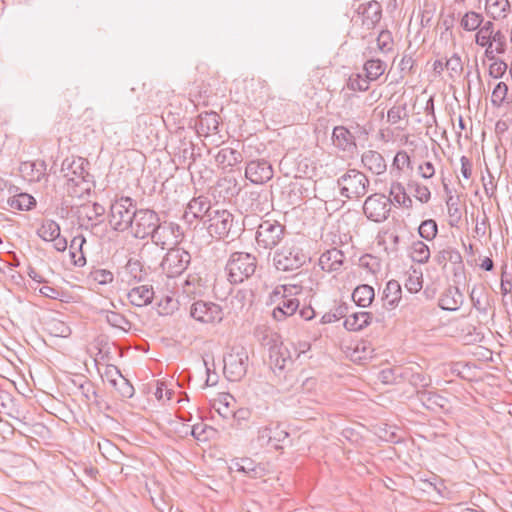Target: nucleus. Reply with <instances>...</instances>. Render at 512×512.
<instances>
[{
    "mask_svg": "<svg viewBox=\"0 0 512 512\" xmlns=\"http://www.w3.org/2000/svg\"><path fill=\"white\" fill-rule=\"evenodd\" d=\"M129 231L134 238L139 240L150 239L153 244L161 249H165L169 244L166 227L161 223L158 213L152 209H137Z\"/></svg>",
    "mask_w": 512,
    "mask_h": 512,
    "instance_id": "f257e3e1",
    "label": "nucleus"
},
{
    "mask_svg": "<svg viewBox=\"0 0 512 512\" xmlns=\"http://www.w3.org/2000/svg\"><path fill=\"white\" fill-rule=\"evenodd\" d=\"M85 160L81 157L66 158L61 165V172L67 180V191L72 196H81L91 189V175L84 168Z\"/></svg>",
    "mask_w": 512,
    "mask_h": 512,
    "instance_id": "f03ea898",
    "label": "nucleus"
},
{
    "mask_svg": "<svg viewBox=\"0 0 512 512\" xmlns=\"http://www.w3.org/2000/svg\"><path fill=\"white\" fill-rule=\"evenodd\" d=\"M308 260V256L293 241L286 242L283 246L276 249L273 256V264L276 270L282 272H292L300 269Z\"/></svg>",
    "mask_w": 512,
    "mask_h": 512,
    "instance_id": "7ed1b4c3",
    "label": "nucleus"
},
{
    "mask_svg": "<svg viewBox=\"0 0 512 512\" xmlns=\"http://www.w3.org/2000/svg\"><path fill=\"white\" fill-rule=\"evenodd\" d=\"M257 259L247 252H234L226 264L228 279L233 284L242 283L256 271Z\"/></svg>",
    "mask_w": 512,
    "mask_h": 512,
    "instance_id": "20e7f679",
    "label": "nucleus"
},
{
    "mask_svg": "<svg viewBox=\"0 0 512 512\" xmlns=\"http://www.w3.org/2000/svg\"><path fill=\"white\" fill-rule=\"evenodd\" d=\"M136 202L128 196L116 199L110 207V224L115 231L125 232L132 226L137 212Z\"/></svg>",
    "mask_w": 512,
    "mask_h": 512,
    "instance_id": "39448f33",
    "label": "nucleus"
},
{
    "mask_svg": "<svg viewBox=\"0 0 512 512\" xmlns=\"http://www.w3.org/2000/svg\"><path fill=\"white\" fill-rule=\"evenodd\" d=\"M224 375L229 381H240L247 373L249 366L248 351L244 346H232L224 355Z\"/></svg>",
    "mask_w": 512,
    "mask_h": 512,
    "instance_id": "423d86ee",
    "label": "nucleus"
},
{
    "mask_svg": "<svg viewBox=\"0 0 512 512\" xmlns=\"http://www.w3.org/2000/svg\"><path fill=\"white\" fill-rule=\"evenodd\" d=\"M369 179L357 169H349L337 179L340 195L348 199L363 197L369 188Z\"/></svg>",
    "mask_w": 512,
    "mask_h": 512,
    "instance_id": "0eeeda50",
    "label": "nucleus"
},
{
    "mask_svg": "<svg viewBox=\"0 0 512 512\" xmlns=\"http://www.w3.org/2000/svg\"><path fill=\"white\" fill-rule=\"evenodd\" d=\"M301 291L302 286L298 284H285L275 288L273 295L275 298L280 297L281 301L273 310L274 319L281 321L296 312L299 307V301L291 296L297 295Z\"/></svg>",
    "mask_w": 512,
    "mask_h": 512,
    "instance_id": "6e6552de",
    "label": "nucleus"
},
{
    "mask_svg": "<svg viewBox=\"0 0 512 512\" xmlns=\"http://www.w3.org/2000/svg\"><path fill=\"white\" fill-rule=\"evenodd\" d=\"M208 222V231L211 236H215L219 239L231 237L234 239L238 232L241 230L234 228V216L231 212L226 209H214L213 212L208 214V219L204 222Z\"/></svg>",
    "mask_w": 512,
    "mask_h": 512,
    "instance_id": "1a4fd4ad",
    "label": "nucleus"
},
{
    "mask_svg": "<svg viewBox=\"0 0 512 512\" xmlns=\"http://www.w3.org/2000/svg\"><path fill=\"white\" fill-rule=\"evenodd\" d=\"M191 263V255L181 247H172L161 261V268L165 274L172 278L181 275Z\"/></svg>",
    "mask_w": 512,
    "mask_h": 512,
    "instance_id": "9d476101",
    "label": "nucleus"
},
{
    "mask_svg": "<svg viewBox=\"0 0 512 512\" xmlns=\"http://www.w3.org/2000/svg\"><path fill=\"white\" fill-rule=\"evenodd\" d=\"M285 227L277 221H262L256 232V242L259 247L273 249L282 240Z\"/></svg>",
    "mask_w": 512,
    "mask_h": 512,
    "instance_id": "9b49d317",
    "label": "nucleus"
},
{
    "mask_svg": "<svg viewBox=\"0 0 512 512\" xmlns=\"http://www.w3.org/2000/svg\"><path fill=\"white\" fill-rule=\"evenodd\" d=\"M391 211V198L384 194L375 193L367 197L363 205L366 217L374 222H383Z\"/></svg>",
    "mask_w": 512,
    "mask_h": 512,
    "instance_id": "f8f14e48",
    "label": "nucleus"
},
{
    "mask_svg": "<svg viewBox=\"0 0 512 512\" xmlns=\"http://www.w3.org/2000/svg\"><path fill=\"white\" fill-rule=\"evenodd\" d=\"M190 315L201 323H219L223 319L220 305L213 302L196 301L190 308Z\"/></svg>",
    "mask_w": 512,
    "mask_h": 512,
    "instance_id": "ddd939ff",
    "label": "nucleus"
},
{
    "mask_svg": "<svg viewBox=\"0 0 512 512\" xmlns=\"http://www.w3.org/2000/svg\"><path fill=\"white\" fill-rule=\"evenodd\" d=\"M105 214V208L103 205L94 202L86 203L77 208L76 216L81 225L86 229L94 228L102 222L100 219Z\"/></svg>",
    "mask_w": 512,
    "mask_h": 512,
    "instance_id": "4468645a",
    "label": "nucleus"
},
{
    "mask_svg": "<svg viewBox=\"0 0 512 512\" xmlns=\"http://www.w3.org/2000/svg\"><path fill=\"white\" fill-rule=\"evenodd\" d=\"M272 165L264 159L251 160L247 163L245 177L254 184H263L273 177Z\"/></svg>",
    "mask_w": 512,
    "mask_h": 512,
    "instance_id": "2eb2a0df",
    "label": "nucleus"
},
{
    "mask_svg": "<svg viewBox=\"0 0 512 512\" xmlns=\"http://www.w3.org/2000/svg\"><path fill=\"white\" fill-rule=\"evenodd\" d=\"M288 437L289 433L280 424L271 423L258 430L257 440L261 446L272 445L279 448V443L284 442Z\"/></svg>",
    "mask_w": 512,
    "mask_h": 512,
    "instance_id": "dca6fc26",
    "label": "nucleus"
},
{
    "mask_svg": "<svg viewBox=\"0 0 512 512\" xmlns=\"http://www.w3.org/2000/svg\"><path fill=\"white\" fill-rule=\"evenodd\" d=\"M270 366L274 373H281L288 364L292 363L291 350L288 345L281 342L274 344L269 349Z\"/></svg>",
    "mask_w": 512,
    "mask_h": 512,
    "instance_id": "f3484780",
    "label": "nucleus"
},
{
    "mask_svg": "<svg viewBox=\"0 0 512 512\" xmlns=\"http://www.w3.org/2000/svg\"><path fill=\"white\" fill-rule=\"evenodd\" d=\"M331 138L334 146L343 152L353 153L357 149L355 134L346 126H335Z\"/></svg>",
    "mask_w": 512,
    "mask_h": 512,
    "instance_id": "a211bd4d",
    "label": "nucleus"
},
{
    "mask_svg": "<svg viewBox=\"0 0 512 512\" xmlns=\"http://www.w3.org/2000/svg\"><path fill=\"white\" fill-rule=\"evenodd\" d=\"M240 206L245 212L262 213L267 209V195L256 190H246L241 195Z\"/></svg>",
    "mask_w": 512,
    "mask_h": 512,
    "instance_id": "6ab92c4d",
    "label": "nucleus"
},
{
    "mask_svg": "<svg viewBox=\"0 0 512 512\" xmlns=\"http://www.w3.org/2000/svg\"><path fill=\"white\" fill-rule=\"evenodd\" d=\"M357 11L362 15L363 26L368 30L373 29L382 17V7L375 0L361 4Z\"/></svg>",
    "mask_w": 512,
    "mask_h": 512,
    "instance_id": "aec40b11",
    "label": "nucleus"
},
{
    "mask_svg": "<svg viewBox=\"0 0 512 512\" xmlns=\"http://www.w3.org/2000/svg\"><path fill=\"white\" fill-rule=\"evenodd\" d=\"M345 260L344 253L338 248H331L323 252L319 258V266L323 271H341Z\"/></svg>",
    "mask_w": 512,
    "mask_h": 512,
    "instance_id": "412c9836",
    "label": "nucleus"
},
{
    "mask_svg": "<svg viewBox=\"0 0 512 512\" xmlns=\"http://www.w3.org/2000/svg\"><path fill=\"white\" fill-rule=\"evenodd\" d=\"M213 211L214 209L211 207V203L207 197H194L187 204L186 210L183 214V219H188L189 215H191L192 218L208 219V214Z\"/></svg>",
    "mask_w": 512,
    "mask_h": 512,
    "instance_id": "4be33fe9",
    "label": "nucleus"
},
{
    "mask_svg": "<svg viewBox=\"0 0 512 512\" xmlns=\"http://www.w3.org/2000/svg\"><path fill=\"white\" fill-rule=\"evenodd\" d=\"M219 127V116L215 112L201 113L195 123V128L200 136H208L217 133Z\"/></svg>",
    "mask_w": 512,
    "mask_h": 512,
    "instance_id": "5701e85b",
    "label": "nucleus"
},
{
    "mask_svg": "<svg viewBox=\"0 0 512 512\" xmlns=\"http://www.w3.org/2000/svg\"><path fill=\"white\" fill-rule=\"evenodd\" d=\"M463 301L464 297L459 288L450 286L441 294L438 305L443 310L456 311Z\"/></svg>",
    "mask_w": 512,
    "mask_h": 512,
    "instance_id": "b1692460",
    "label": "nucleus"
},
{
    "mask_svg": "<svg viewBox=\"0 0 512 512\" xmlns=\"http://www.w3.org/2000/svg\"><path fill=\"white\" fill-rule=\"evenodd\" d=\"M416 398L426 409L431 411L444 409L448 402L445 397L439 395L438 393L425 389L417 390Z\"/></svg>",
    "mask_w": 512,
    "mask_h": 512,
    "instance_id": "393cba45",
    "label": "nucleus"
},
{
    "mask_svg": "<svg viewBox=\"0 0 512 512\" xmlns=\"http://www.w3.org/2000/svg\"><path fill=\"white\" fill-rule=\"evenodd\" d=\"M129 302L137 307H144L149 305L154 297V290L152 286L141 285L132 288L127 294Z\"/></svg>",
    "mask_w": 512,
    "mask_h": 512,
    "instance_id": "a878e982",
    "label": "nucleus"
},
{
    "mask_svg": "<svg viewBox=\"0 0 512 512\" xmlns=\"http://www.w3.org/2000/svg\"><path fill=\"white\" fill-rule=\"evenodd\" d=\"M361 161L365 168L375 175H380L386 171V162L384 157L377 151L368 150L362 154Z\"/></svg>",
    "mask_w": 512,
    "mask_h": 512,
    "instance_id": "bb28decb",
    "label": "nucleus"
},
{
    "mask_svg": "<svg viewBox=\"0 0 512 512\" xmlns=\"http://www.w3.org/2000/svg\"><path fill=\"white\" fill-rule=\"evenodd\" d=\"M47 165L44 160H35L23 162L20 171L24 173L30 181H41L46 176Z\"/></svg>",
    "mask_w": 512,
    "mask_h": 512,
    "instance_id": "cd10ccee",
    "label": "nucleus"
},
{
    "mask_svg": "<svg viewBox=\"0 0 512 512\" xmlns=\"http://www.w3.org/2000/svg\"><path fill=\"white\" fill-rule=\"evenodd\" d=\"M372 318L370 312H353L345 319L344 326L350 331H359L367 327L372 322Z\"/></svg>",
    "mask_w": 512,
    "mask_h": 512,
    "instance_id": "c85d7f7f",
    "label": "nucleus"
},
{
    "mask_svg": "<svg viewBox=\"0 0 512 512\" xmlns=\"http://www.w3.org/2000/svg\"><path fill=\"white\" fill-rule=\"evenodd\" d=\"M242 160V154L229 147L220 149L215 156L216 163L222 168L233 167L242 162Z\"/></svg>",
    "mask_w": 512,
    "mask_h": 512,
    "instance_id": "c756f323",
    "label": "nucleus"
},
{
    "mask_svg": "<svg viewBox=\"0 0 512 512\" xmlns=\"http://www.w3.org/2000/svg\"><path fill=\"white\" fill-rule=\"evenodd\" d=\"M401 286L398 281L390 280L383 291L384 306L393 309L401 300Z\"/></svg>",
    "mask_w": 512,
    "mask_h": 512,
    "instance_id": "7c9ffc66",
    "label": "nucleus"
},
{
    "mask_svg": "<svg viewBox=\"0 0 512 512\" xmlns=\"http://www.w3.org/2000/svg\"><path fill=\"white\" fill-rule=\"evenodd\" d=\"M86 243V238L83 235L73 237L69 246V253L72 263L75 266L82 267L86 264V258L83 253V245Z\"/></svg>",
    "mask_w": 512,
    "mask_h": 512,
    "instance_id": "2f4dec72",
    "label": "nucleus"
},
{
    "mask_svg": "<svg viewBox=\"0 0 512 512\" xmlns=\"http://www.w3.org/2000/svg\"><path fill=\"white\" fill-rule=\"evenodd\" d=\"M7 204L12 209L20 211L31 210L36 206V199L28 193H18L8 197Z\"/></svg>",
    "mask_w": 512,
    "mask_h": 512,
    "instance_id": "473e14b6",
    "label": "nucleus"
},
{
    "mask_svg": "<svg viewBox=\"0 0 512 512\" xmlns=\"http://www.w3.org/2000/svg\"><path fill=\"white\" fill-rule=\"evenodd\" d=\"M374 296L375 294L373 287L367 284L357 286L352 293V299L354 303L357 306L363 308L371 304Z\"/></svg>",
    "mask_w": 512,
    "mask_h": 512,
    "instance_id": "72a5a7b5",
    "label": "nucleus"
},
{
    "mask_svg": "<svg viewBox=\"0 0 512 512\" xmlns=\"http://www.w3.org/2000/svg\"><path fill=\"white\" fill-rule=\"evenodd\" d=\"M60 232V225L51 219L44 220L36 231L37 235L46 242H50L55 239V237L59 236Z\"/></svg>",
    "mask_w": 512,
    "mask_h": 512,
    "instance_id": "f704fd0d",
    "label": "nucleus"
},
{
    "mask_svg": "<svg viewBox=\"0 0 512 512\" xmlns=\"http://www.w3.org/2000/svg\"><path fill=\"white\" fill-rule=\"evenodd\" d=\"M485 8L487 14L493 19L504 18L510 8L508 0H486Z\"/></svg>",
    "mask_w": 512,
    "mask_h": 512,
    "instance_id": "c9c22d12",
    "label": "nucleus"
},
{
    "mask_svg": "<svg viewBox=\"0 0 512 512\" xmlns=\"http://www.w3.org/2000/svg\"><path fill=\"white\" fill-rule=\"evenodd\" d=\"M461 257L462 255L457 249L447 247L439 251L434 259L438 265L445 267L448 262L451 263L452 265L460 264Z\"/></svg>",
    "mask_w": 512,
    "mask_h": 512,
    "instance_id": "e433bc0d",
    "label": "nucleus"
},
{
    "mask_svg": "<svg viewBox=\"0 0 512 512\" xmlns=\"http://www.w3.org/2000/svg\"><path fill=\"white\" fill-rule=\"evenodd\" d=\"M410 256L412 261L425 264L429 261L430 249L423 241H414L411 245Z\"/></svg>",
    "mask_w": 512,
    "mask_h": 512,
    "instance_id": "4c0bfd02",
    "label": "nucleus"
},
{
    "mask_svg": "<svg viewBox=\"0 0 512 512\" xmlns=\"http://www.w3.org/2000/svg\"><path fill=\"white\" fill-rule=\"evenodd\" d=\"M386 69V63L380 59H369L364 64L366 77L370 81L377 80Z\"/></svg>",
    "mask_w": 512,
    "mask_h": 512,
    "instance_id": "58836bf2",
    "label": "nucleus"
},
{
    "mask_svg": "<svg viewBox=\"0 0 512 512\" xmlns=\"http://www.w3.org/2000/svg\"><path fill=\"white\" fill-rule=\"evenodd\" d=\"M106 321L112 327L124 332H128L132 327V323L124 315L115 311L106 312Z\"/></svg>",
    "mask_w": 512,
    "mask_h": 512,
    "instance_id": "ea45409f",
    "label": "nucleus"
},
{
    "mask_svg": "<svg viewBox=\"0 0 512 512\" xmlns=\"http://www.w3.org/2000/svg\"><path fill=\"white\" fill-rule=\"evenodd\" d=\"M445 67L449 78L455 81L463 72V63L459 54L454 53L450 58L445 59Z\"/></svg>",
    "mask_w": 512,
    "mask_h": 512,
    "instance_id": "a19ab883",
    "label": "nucleus"
},
{
    "mask_svg": "<svg viewBox=\"0 0 512 512\" xmlns=\"http://www.w3.org/2000/svg\"><path fill=\"white\" fill-rule=\"evenodd\" d=\"M483 20L484 18L480 13L469 11L463 15L460 25L465 31H475L483 23Z\"/></svg>",
    "mask_w": 512,
    "mask_h": 512,
    "instance_id": "79ce46f5",
    "label": "nucleus"
},
{
    "mask_svg": "<svg viewBox=\"0 0 512 512\" xmlns=\"http://www.w3.org/2000/svg\"><path fill=\"white\" fill-rule=\"evenodd\" d=\"M407 104H399L392 106L387 112V122L391 125L398 124L401 120L408 119Z\"/></svg>",
    "mask_w": 512,
    "mask_h": 512,
    "instance_id": "37998d69",
    "label": "nucleus"
},
{
    "mask_svg": "<svg viewBox=\"0 0 512 512\" xmlns=\"http://www.w3.org/2000/svg\"><path fill=\"white\" fill-rule=\"evenodd\" d=\"M459 196L449 195L446 200L448 214L450 217V225L456 226L461 220V212L459 209Z\"/></svg>",
    "mask_w": 512,
    "mask_h": 512,
    "instance_id": "c03bdc74",
    "label": "nucleus"
},
{
    "mask_svg": "<svg viewBox=\"0 0 512 512\" xmlns=\"http://www.w3.org/2000/svg\"><path fill=\"white\" fill-rule=\"evenodd\" d=\"M478 29L475 42L479 46H485L488 42H491V37L496 32L494 31V23L487 21L482 26L480 25Z\"/></svg>",
    "mask_w": 512,
    "mask_h": 512,
    "instance_id": "a18cd8bd",
    "label": "nucleus"
},
{
    "mask_svg": "<svg viewBox=\"0 0 512 512\" xmlns=\"http://www.w3.org/2000/svg\"><path fill=\"white\" fill-rule=\"evenodd\" d=\"M112 387L118 392L121 398H131L134 395V387L128 379L124 376L118 377L117 380H112Z\"/></svg>",
    "mask_w": 512,
    "mask_h": 512,
    "instance_id": "49530a36",
    "label": "nucleus"
},
{
    "mask_svg": "<svg viewBox=\"0 0 512 512\" xmlns=\"http://www.w3.org/2000/svg\"><path fill=\"white\" fill-rule=\"evenodd\" d=\"M418 233L425 240H433L438 233L436 221L433 219L424 220L418 228Z\"/></svg>",
    "mask_w": 512,
    "mask_h": 512,
    "instance_id": "de8ad7c7",
    "label": "nucleus"
},
{
    "mask_svg": "<svg viewBox=\"0 0 512 512\" xmlns=\"http://www.w3.org/2000/svg\"><path fill=\"white\" fill-rule=\"evenodd\" d=\"M47 329L55 337H68L71 334L70 327L63 321L53 319L47 324Z\"/></svg>",
    "mask_w": 512,
    "mask_h": 512,
    "instance_id": "09e8293b",
    "label": "nucleus"
},
{
    "mask_svg": "<svg viewBox=\"0 0 512 512\" xmlns=\"http://www.w3.org/2000/svg\"><path fill=\"white\" fill-rule=\"evenodd\" d=\"M507 93H508V86L506 83L504 82H499L496 84V86L494 87L493 91H492V95H491V103L494 107H500L506 97H507Z\"/></svg>",
    "mask_w": 512,
    "mask_h": 512,
    "instance_id": "8fccbe9b",
    "label": "nucleus"
},
{
    "mask_svg": "<svg viewBox=\"0 0 512 512\" xmlns=\"http://www.w3.org/2000/svg\"><path fill=\"white\" fill-rule=\"evenodd\" d=\"M125 271L136 282L143 280V266L137 259H129L125 265Z\"/></svg>",
    "mask_w": 512,
    "mask_h": 512,
    "instance_id": "3c124183",
    "label": "nucleus"
},
{
    "mask_svg": "<svg viewBox=\"0 0 512 512\" xmlns=\"http://www.w3.org/2000/svg\"><path fill=\"white\" fill-rule=\"evenodd\" d=\"M89 278L100 285H106L113 281L114 275L107 269H95L90 272Z\"/></svg>",
    "mask_w": 512,
    "mask_h": 512,
    "instance_id": "603ef678",
    "label": "nucleus"
},
{
    "mask_svg": "<svg viewBox=\"0 0 512 512\" xmlns=\"http://www.w3.org/2000/svg\"><path fill=\"white\" fill-rule=\"evenodd\" d=\"M369 82L370 80H368L367 77L363 78L360 74H356L349 78L348 88L353 91L364 92L369 89Z\"/></svg>",
    "mask_w": 512,
    "mask_h": 512,
    "instance_id": "864d4df0",
    "label": "nucleus"
},
{
    "mask_svg": "<svg viewBox=\"0 0 512 512\" xmlns=\"http://www.w3.org/2000/svg\"><path fill=\"white\" fill-rule=\"evenodd\" d=\"M393 38L388 30H382L377 37V45L380 51L387 53L392 49Z\"/></svg>",
    "mask_w": 512,
    "mask_h": 512,
    "instance_id": "5fc2aeb1",
    "label": "nucleus"
},
{
    "mask_svg": "<svg viewBox=\"0 0 512 512\" xmlns=\"http://www.w3.org/2000/svg\"><path fill=\"white\" fill-rule=\"evenodd\" d=\"M508 66L507 64L500 60V59H494V61L489 66V75L495 79L501 78Z\"/></svg>",
    "mask_w": 512,
    "mask_h": 512,
    "instance_id": "6e6d98bb",
    "label": "nucleus"
},
{
    "mask_svg": "<svg viewBox=\"0 0 512 512\" xmlns=\"http://www.w3.org/2000/svg\"><path fill=\"white\" fill-rule=\"evenodd\" d=\"M411 159L408 153L404 150H401L396 153L393 159V167H396L398 170H403L405 167H410Z\"/></svg>",
    "mask_w": 512,
    "mask_h": 512,
    "instance_id": "4d7b16f0",
    "label": "nucleus"
},
{
    "mask_svg": "<svg viewBox=\"0 0 512 512\" xmlns=\"http://www.w3.org/2000/svg\"><path fill=\"white\" fill-rule=\"evenodd\" d=\"M386 241L389 243L391 252H397L401 243V238L396 230H387L384 232Z\"/></svg>",
    "mask_w": 512,
    "mask_h": 512,
    "instance_id": "13d9d810",
    "label": "nucleus"
},
{
    "mask_svg": "<svg viewBox=\"0 0 512 512\" xmlns=\"http://www.w3.org/2000/svg\"><path fill=\"white\" fill-rule=\"evenodd\" d=\"M492 45L495 43V51L497 54H503L506 51V38L501 31H496L491 37Z\"/></svg>",
    "mask_w": 512,
    "mask_h": 512,
    "instance_id": "bf43d9fd",
    "label": "nucleus"
},
{
    "mask_svg": "<svg viewBox=\"0 0 512 512\" xmlns=\"http://www.w3.org/2000/svg\"><path fill=\"white\" fill-rule=\"evenodd\" d=\"M389 194L392 197L391 203L395 202L398 204L400 202V200L402 199V197L404 195H406V191L401 183L393 182L391 184Z\"/></svg>",
    "mask_w": 512,
    "mask_h": 512,
    "instance_id": "052dcab7",
    "label": "nucleus"
},
{
    "mask_svg": "<svg viewBox=\"0 0 512 512\" xmlns=\"http://www.w3.org/2000/svg\"><path fill=\"white\" fill-rule=\"evenodd\" d=\"M414 197L421 203H427L431 198L430 190L427 186L415 184L414 185Z\"/></svg>",
    "mask_w": 512,
    "mask_h": 512,
    "instance_id": "680f3d73",
    "label": "nucleus"
},
{
    "mask_svg": "<svg viewBox=\"0 0 512 512\" xmlns=\"http://www.w3.org/2000/svg\"><path fill=\"white\" fill-rule=\"evenodd\" d=\"M405 288L410 293H417L422 288V280L421 277L409 275L405 279Z\"/></svg>",
    "mask_w": 512,
    "mask_h": 512,
    "instance_id": "e2e57ef3",
    "label": "nucleus"
},
{
    "mask_svg": "<svg viewBox=\"0 0 512 512\" xmlns=\"http://www.w3.org/2000/svg\"><path fill=\"white\" fill-rule=\"evenodd\" d=\"M164 226L166 227V232L169 231L173 235L175 244H179L183 240L184 232L179 224L170 222Z\"/></svg>",
    "mask_w": 512,
    "mask_h": 512,
    "instance_id": "0e129e2a",
    "label": "nucleus"
},
{
    "mask_svg": "<svg viewBox=\"0 0 512 512\" xmlns=\"http://www.w3.org/2000/svg\"><path fill=\"white\" fill-rule=\"evenodd\" d=\"M507 266L504 265L502 267V273H501V283H500V289L501 293L506 296L511 293L512 290V283L510 279V275L506 272Z\"/></svg>",
    "mask_w": 512,
    "mask_h": 512,
    "instance_id": "69168bd1",
    "label": "nucleus"
},
{
    "mask_svg": "<svg viewBox=\"0 0 512 512\" xmlns=\"http://www.w3.org/2000/svg\"><path fill=\"white\" fill-rule=\"evenodd\" d=\"M237 471L243 472L249 476L255 473L254 462L249 458L241 459L240 462L236 463Z\"/></svg>",
    "mask_w": 512,
    "mask_h": 512,
    "instance_id": "338daca9",
    "label": "nucleus"
},
{
    "mask_svg": "<svg viewBox=\"0 0 512 512\" xmlns=\"http://www.w3.org/2000/svg\"><path fill=\"white\" fill-rule=\"evenodd\" d=\"M409 382L413 386H421V387H426L430 384V380L427 379V377L423 373H420V372L412 373L410 376Z\"/></svg>",
    "mask_w": 512,
    "mask_h": 512,
    "instance_id": "774afa93",
    "label": "nucleus"
}]
</instances>
